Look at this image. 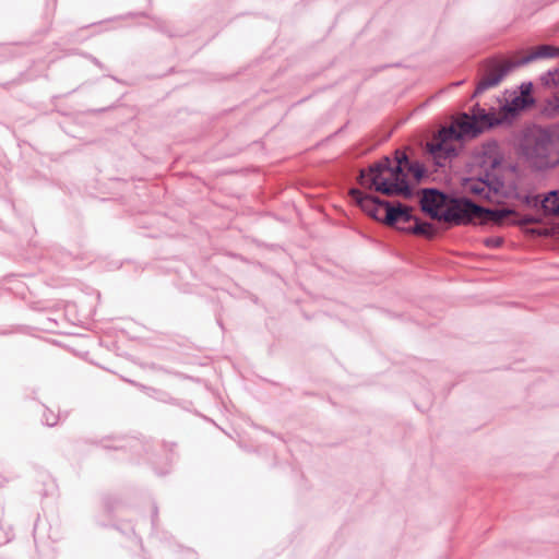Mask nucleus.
I'll return each mask as SVG.
<instances>
[{
  "instance_id": "obj_1",
  "label": "nucleus",
  "mask_w": 559,
  "mask_h": 559,
  "mask_svg": "<svg viewBox=\"0 0 559 559\" xmlns=\"http://www.w3.org/2000/svg\"><path fill=\"white\" fill-rule=\"evenodd\" d=\"M461 191L466 197L447 202L442 193L427 190L420 200L421 209L432 218L453 225H465L475 218L502 224L507 218L515 215V212L509 209H485L472 201L500 203L504 199L503 183L488 173L484 177L462 178Z\"/></svg>"
},
{
  "instance_id": "obj_2",
  "label": "nucleus",
  "mask_w": 559,
  "mask_h": 559,
  "mask_svg": "<svg viewBox=\"0 0 559 559\" xmlns=\"http://www.w3.org/2000/svg\"><path fill=\"white\" fill-rule=\"evenodd\" d=\"M499 120L485 109L475 107L472 115H460L450 127L442 128L427 143V151L438 166L457 154L465 139L474 138Z\"/></svg>"
},
{
  "instance_id": "obj_3",
  "label": "nucleus",
  "mask_w": 559,
  "mask_h": 559,
  "mask_svg": "<svg viewBox=\"0 0 559 559\" xmlns=\"http://www.w3.org/2000/svg\"><path fill=\"white\" fill-rule=\"evenodd\" d=\"M406 170L412 171L417 178L421 175L418 166L409 164L406 154L396 152L393 160L384 157L367 170H361L358 182L362 188L382 194L407 198L412 194V190Z\"/></svg>"
},
{
  "instance_id": "obj_4",
  "label": "nucleus",
  "mask_w": 559,
  "mask_h": 559,
  "mask_svg": "<svg viewBox=\"0 0 559 559\" xmlns=\"http://www.w3.org/2000/svg\"><path fill=\"white\" fill-rule=\"evenodd\" d=\"M349 194L367 215L377 221L383 222L389 226H396L400 223L415 221L414 226L400 228L426 237H432L435 235L433 226L429 223H421L415 218L412 207L407 205L380 201L378 198L365 194L359 189H352Z\"/></svg>"
},
{
  "instance_id": "obj_5",
  "label": "nucleus",
  "mask_w": 559,
  "mask_h": 559,
  "mask_svg": "<svg viewBox=\"0 0 559 559\" xmlns=\"http://www.w3.org/2000/svg\"><path fill=\"white\" fill-rule=\"evenodd\" d=\"M550 146V134L543 129L534 128L525 133L521 143V152L534 167L542 168L548 164Z\"/></svg>"
},
{
  "instance_id": "obj_6",
  "label": "nucleus",
  "mask_w": 559,
  "mask_h": 559,
  "mask_svg": "<svg viewBox=\"0 0 559 559\" xmlns=\"http://www.w3.org/2000/svg\"><path fill=\"white\" fill-rule=\"evenodd\" d=\"M476 163L486 171L496 168L502 159L500 147L497 142H487L476 152Z\"/></svg>"
},
{
  "instance_id": "obj_7",
  "label": "nucleus",
  "mask_w": 559,
  "mask_h": 559,
  "mask_svg": "<svg viewBox=\"0 0 559 559\" xmlns=\"http://www.w3.org/2000/svg\"><path fill=\"white\" fill-rule=\"evenodd\" d=\"M514 67H518L515 62H504L493 67L478 83L475 95L498 85L502 78Z\"/></svg>"
},
{
  "instance_id": "obj_8",
  "label": "nucleus",
  "mask_w": 559,
  "mask_h": 559,
  "mask_svg": "<svg viewBox=\"0 0 559 559\" xmlns=\"http://www.w3.org/2000/svg\"><path fill=\"white\" fill-rule=\"evenodd\" d=\"M557 55H559V48H555L549 45H542V46L531 49L525 56H523L515 63H516V66H522V64L530 63L537 59L551 58Z\"/></svg>"
},
{
  "instance_id": "obj_9",
  "label": "nucleus",
  "mask_w": 559,
  "mask_h": 559,
  "mask_svg": "<svg viewBox=\"0 0 559 559\" xmlns=\"http://www.w3.org/2000/svg\"><path fill=\"white\" fill-rule=\"evenodd\" d=\"M531 104L527 102V98L525 96H519L514 95L510 100L507 102V104L502 107L504 111V117H508L509 115H514L518 111L526 108Z\"/></svg>"
},
{
  "instance_id": "obj_10",
  "label": "nucleus",
  "mask_w": 559,
  "mask_h": 559,
  "mask_svg": "<svg viewBox=\"0 0 559 559\" xmlns=\"http://www.w3.org/2000/svg\"><path fill=\"white\" fill-rule=\"evenodd\" d=\"M544 112L550 117L559 116V93L555 94L547 100L544 107Z\"/></svg>"
},
{
  "instance_id": "obj_11",
  "label": "nucleus",
  "mask_w": 559,
  "mask_h": 559,
  "mask_svg": "<svg viewBox=\"0 0 559 559\" xmlns=\"http://www.w3.org/2000/svg\"><path fill=\"white\" fill-rule=\"evenodd\" d=\"M532 90H533L532 83H524L521 85V92L519 94V96H525V98H527V102L531 105L533 104V98L531 96Z\"/></svg>"
},
{
  "instance_id": "obj_12",
  "label": "nucleus",
  "mask_w": 559,
  "mask_h": 559,
  "mask_svg": "<svg viewBox=\"0 0 559 559\" xmlns=\"http://www.w3.org/2000/svg\"><path fill=\"white\" fill-rule=\"evenodd\" d=\"M559 80V71H556L554 73H548L545 83L547 85L554 84L556 85Z\"/></svg>"
},
{
  "instance_id": "obj_13",
  "label": "nucleus",
  "mask_w": 559,
  "mask_h": 559,
  "mask_svg": "<svg viewBox=\"0 0 559 559\" xmlns=\"http://www.w3.org/2000/svg\"><path fill=\"white\" fill-rule=\"evenodd\" d=\"M502 240L500 238H487L485 240V245L487 247H499L501 245Z\"/></svg>"
},
{
  "instance_id": "obj_14",
  "label": "nucleus",
  "mask_w": 559,
  "mask_h": 559,
  "mask_svg": "<svg viewBox=\"0 0 559 559\" xmlns=\"http://www.w3.org/2000/svg\"><path fill=\"white\" fill-rule=\"evenodd\" d=\"M534 222V218L531 217V216H524L522 219H521V223L522 224H531Z\"/></svg>"
}]
</instances>
